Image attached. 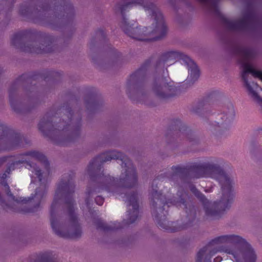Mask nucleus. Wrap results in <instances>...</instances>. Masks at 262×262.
<instances>
[{
    "instance_id": "1",
    "label": "nucleus",
    "mask_w": 262,
    "mask_h": 262,
    "mask_svg": "<svg viewBox=\"0 0 262 262\" xmlns=\"http://www.w3.org/2000/svg\"><path fill=\"white\" fill-rule=\"evenodd\" d=\"M122 15L120 26L130 37L138 40H156L167 33L161 11L145 0H126L119 7Z\"/></svg>"
},
{
    "instance_id": "2",
    "label": "nucleus",
    "mask_w": 262,
    "mask_h": 262,
    "mask_svg": "<svg viewBox=\"0 0 262 262\" xmlns=\"http://www.w3.org/2000/svg\"><path fill=\"white\" fill-rule=\"evenodd\" d=\"M112 159L120 160L122 173L119 179L110 176L101 177L99 178L102 183L101 187L123 199L127 207V224H132L138 218L139 204L138 194L128 190V188L133 187L137 184V173L131 161L121 152L108 151L93 159L88 166V171L92 177L93 172L100 170L102 163Z\"/></svg>"
},
{
    "instance_id": "3",
    "label": "nucleus",
    "mask_w": 262,
    "mask_h": 262,
    "mask_svg": "<svg viewBox=\"0 0 262 262\" xmlns=\"http://www.w3.org/2000/svg\"><path fill=\"white\" fill-rule=\"evenodd\" d=\"M192 176L195 178H211L218 181L221 186L222 196L219 201L213 203L208 202L205 196L193 186L191 191L202 202L206 216L210 219H217L230 208L233 201V179L227 174L221 166L219 160L211 159L191 167Z\"/></svg>"
},
{
    "instance_id": "4",
    "label": "nucleus",
    "mask_w": 262,
    "mask_h": 262,
    "mask_svg": "<svg viewBox=\"0 0 262 262\" xmlns=\"http://www.w3.org/2000/svg\"><path fill=\"white\" fill-rule=\"evenodd\" d=\"M74 189L71 180L61 181L50 208L51 227L56 234L63 238H77L82 234L71 198Z\"/></svg>"
},
{
    "instance_id": "5",
    "label": "nucleus",
    "mask_w": 262,
    "mask_h": 262,
    "mask_svg": "<svg viewBox=\"0 0 262 262\" xmlns=\"http://www.w3.org/2000/svg\"><path fill=\"white\" fill-rule=\"evenodd\" d=\"M231 256L234 262H255L256 255L251 245L237 234H225L213 239L210 244L198 253L196 262H211V257L217 252Z\"/></svg>"
},
{
    "instance_id": "6",
    "label": "nucleus",
    "mask_w": 262,
    "mask_h": 262,
    "mask_svg": "<svg viewBox=\"0 0 262 262\" xmlns=\"http://www.w3.org/2000/svg\"><path fill=\"white\" fill-rule=\"evenodd\" d=\"M150 195L152 206L155 209L152 215L160 228L170 232H176L186 228V227L184 226H177L176 223L171 222L169 224L166 219V215L167 214V211L165 210L166 205L168 207L171 205H177L186 209L187 205L183 198L181 196L179 200L171 201L169 198L167 199V196L165 195H162V194L158 193L157 190L153 186L150 190Z\"/></svg>"
},
{
    "instance_id": "7",
    "label": "nucleus",
    "mask_w": 262,
    "mask_h": 262,
    "mask_svg": "<svg viewBox=\"0 0 262 262\" xmlns=\"http://www.w3.org/2000/svg\"><path fill=\"white\" fill-rule=\"evenodd\" d=\"M70 124H66L64 122H60L58 128L51 129L50 120L43 117L38 124L39 129L47 136H49L58 144H64L66 141L71 140L70 135H77L79 128V121L74 120V118L69 119Z\"/></svg>"
},
{
    "instance_id": "8",
    "label": "nucleus",
    "mask_w": 262,
    "mask_h": 262,
    "mask_svg": "<svg viewBox=\"0 0 262 262\" xmlns=\"http://www.w3.org/2000/svg\"><path fill=\"white\" fill-rule=\"evenodd\" d=\"M235 112L232 104L224 107L223 112L218 115L216 120L212 123L214 129L222 132L223 129L227 128L233 120Z\"/></svg>"
},
{
    "instance_id": "9",
    "label": "nucleus",
    "mask_w": 262,
    "mask_h": 262,
    "mask_svg": "<svg viewBox=\"0 0 262 262\" xmlns=\"http://www.w3.org/2000/svg\"><path fill=\"white\" fill-rule=\"evenodd\" d=\"M255 20V17L250 12L246 13L243 17L238 20L225 19L224 23L226 27L232 31H242L250 28Z\"/></svg>"
},
{
    "instance_id": "10",
    "label": "nucleus",
    "mask_w": 262,
    "mask_h": 262,
    "mask_svg": "<svg viewBox=\"0 0 262 262\" xmlns=\"http://www.w3.org/2000/svg\"><path fill=\"white\" fill-rule=\"evenodd\" d=\"M152 91L158 98L166 99L176 94V88L166 82L165 79L159 78L153 84Z\"/></svg>"
},
{
    "instance_id": "11",
    "label": "nucleus",
    "mask_w": 262,
    "mask_h": 262,
    "mask_svg": "<svg viewBox=\"0 0 262 262\" xmlns=\"http://www.w3.org/2000/svg\"><path fill=\"white\" fill-rule=\"evenodd\" d=\"M185 57L188 56L180 52L177 51H170L162 55L158 63V66L161 65L169 66L174 63L177 60H181L184 63L185 61Z\"/></svg>"
},
{
    "instance_id": "12",
    "label": "nucleus",
    "mask_w": 262,
    "mask_h": 262,
    "mask_svg": "<svg viewBox=\"0 0 262 262\" xmlns=\"http://www.w3.org/2000/svg\"><path fill=\"white\" fill-rule=\"evenodd\" d=\"M184 64H186L188 69L189 76L188 80L190 79L192 82L195 81L199 77V71L196 64L188 56L185 57Z\"/></svg>"
},
{
    "instance_id": "13",
    "label": "nucleus",
    "mask_w": 262,
    "mask_h": 262,
    "mask_svg": "<svg viewBox=\"0 0 262 262\" xmlns=\"http://www.w3.org/2000/svg\"><path fill=\"white\" fill-rule=\"evenodd\" d=\"M46 192V187L44 185L40 186L36 189L35 194L32 195L31 199L35 203V208L39 207L41 200L43 199Z\"/></svg>"
},
{
    "instance_id": "14",
    "label": "nucleus",
    "mask_w": 262,
    "mask_h": 262,
    "mask_svg": "<svg viewBox=\"0 0 262 262\" xmlns=\"http://www.w3.org/2000/svg\"><path fill=\"white\" fill-rule=\"evenodd\" d=\"M25 155L27 156V158H26L25 160L21 161H19L18 162V163H24L25 162H27L28 160H31L33 159H36L41 162H46V158L45 156L41 153L38 151H33L26 152Z\"/></svg>"
},
{
    "instance_id": "15",
    "label": "nucleus",
    "mask_w": 262,
    "mask_h": 262,
    "mask_svg": "<svg viewBox=\"0 0 262 262\" xmlns=\"http://www.w3.org/2000/svg\"><path fill=\"white\" fill-rule=\"evenodd\" d=\"M11 166H10L9 167H8L7 169V170L6 171V172L3 173L2 176L1 177L0 183L2 185H4V186L5 187V190H6V191L7 192V195L8 196L11 197L12 199L13 200H14V196L13 195V194L11 192L9 186H8V184L5 182V179L7 178V174H6V173H10V172L11 171Z\"/></svg>"
},
{
    "instance_id": "16",
    "label": "nucleus",
    "mask_w": 262,
    "mask_h": 262,
    "mask_svg": "<svg viewBox=\"0 0 262 262\" xmlns=\"http://www.w3.org/2000/svg\"><path fill=\"white\" fill-rule=\"evenodd\" d=\"M206 8L211 12L217 11V3L215 0H199Z\"/></svg>"
},
{
    "instance_id": "17",
    "label": "nucleus",
    "mask_w": 262,
    "mask_h": 262,
    "mask_svg": "<svg viewBox=\"0 0 262 262\" xmlns=\"http://www.w3.org/2000/svg\"><path fill=\"white\" fill-rule=\"evenodd\" d=\"M97 227L98 229H100L101 230H103L104 231H110V230H114L115 229H118L121 227L120 225H116V224H114V225H108L102 222L101 221H99L97 223Z\"/></svg>"
},
{
    "instance_id": "18",
    "label": "nucleus",
    "mask_w": 262,
    "mask_h": 262,
    "mask_svg": "<svg viewBox=\"0 0 262 262\" xmlns=\"http://www.w3.org/2000/svg\"><path fill=\"white\" fill-rule=\"evenodd\" d=\"M171 169L172 170V172L168 176V177H169V178L171 179L175 177H180L181 176V174L183 173L185 170L184 168H182L180 166H173L171 168Z\"/></svg>"
},
{
    "instance_id": "19",
    "label": "nucleus",
    "mask_w": 262,
    "mask_h": 262,
    "mask_svg": "<svg viewBox=\"0 0 262 262\" xmlns=\"http://www.w3.org/2000/svg\"><path fill=\"white\" fill-rule=\"evenodd\" d=\"M24 51H26V52H35V53H44V52H48V51L46 50V49H41L40 48H34V47H25V49H24Z\"/></svg>"
},
{
    "instance_id": "20",
    "label": "nucleus",
    "mask_w": 262,
    "mask_h": 262,
    "mask_svg": "<svg viewBox=\"0 0 262 262\" xmlns=\"http://www.w3.org/2000/svg\"><path fill=\"white\" fill-rule=\"evenodd\" d=\"M21 39L20 34H15L12 39V43L15 46H17V42H19Z\"/></svg>"
},
{
    "instance_id": "21",
    "label": "nucleus",
    "mask_w": 262,
    "mask_h": 262,
    "mask_svg": "<svg viewBox=\"0 0 262 262\" xmlns=\"http://www.w3.org/2000/svg\"><path fill=\"white\" fill-rule=\"evenodd\" d=\"M34 172L35 175L38 178L39 181L41 182L42 181V173L41 172L40 169L37 168L34 169Z\"/></svg>"
},
{
    "instance_id": "22",
    "label": "nucleus",
    "mask_w": 262,
    "mask_h": 262,
    "mask_svg": "<svg viewBox=\"0 0 262 262\" xmlns=\"http://www.w3.org/2000/svg\"><path fill=\"white\" fill-rule=\"evenodd\" d=\"M95 201L98 205H102L104 202V199L100 196H98L96 198Z\"/></svg>"
},
{
    "instance_id": "23",
    "label": "nucleus",
    "mask_w": 262,
    "mask_h": 262,
    "mask_svg": "<svg viewBox=\"0 0 262 262\" xmlns=\"http://www.w3.org/2000/svg\"><path fill=\"white\" fill-rule=\"evenodd\" d=\"M93 192L92 190H91L89 189H88L86 192L88 198L86 199V200H85L86 204L88 206L89 205L88 198L90 197L91 196V195L93 194Z\"/></svg>"
},
{
    "instance_id": "24",
    "label": "nucleus",
    "mask_w": 262,
    "mask_h": 262,
    "mask_svg": "<svg viewBox=\"0 0 262 262\" xmlns=\"http://www.w3.org/2000/svg\"><path fill=\"white\" fill-rule=\"evenodd\" d=\"M182 134L183 136H185L188 139H189V136H191V134L188 133L187 132H183Z\"/></svg>"
},
{
    "instance_id": "25",
    "label": "nucleus",
    "mask_w": 262,
    "mask_h": 262,
    "mask_svg": "<svg viewBox=\"0 0 262 262\" xmlns=\"http://www.w3.org/2000/svg\"><path fill=\"white\" fill-rule=\"evenodd\" d=\"M101 35L102 37L104 36V33L102 31H99L97 33V35L98 36H99L100 35Z\"/></svg>"
},
{
    "instance_id": "26",
    "label": "nucleus",
    "mask_w": 262,
    "mask_h": 262,
    "mask_svg": "<svg viewBox=\"0 0 262 262\" xmlns=\"http://www.w3.org/2000/svg\"><path fill=\"white\" fill-rule=\"evenodd\" d=\"M141 71V70H139V71H138L135 74L132 75V77H135L137 75H139L140 73V72Z\"/></svg>"
},
{
    "instance_id": "27",
    "label": "nucleus",
    "mask_w": 262,
    "mask_h": 262,
    "mask_svg": "<svg viewBox=\"0 0 262 262\" xmlns=\"http://www.w3.org/2000/svg\"><path fill=\"white\" fill-rule=\"evenodd\" d=\"M5 158H3L0 159V166L5 162Z\"/></svg>"
},
{
    "instance_id": "28",
    "label": "nucleus",
    "mask_w": 262,
    "mask_h": 262,
    "mask_svg": "<svg viewBox=\"0 0 262 262\" xmlns=\"http://www.w3.org/2000/svg\"><path fill=\"white\" fill-rule=\"evenodd\" d=\"M10 101L11 106L13 107V109H15V107H14V106L13 104V102L11 97L10 98Z\"/></svg>"
},
{
    "instance_id": "29",
    "label": "nucleus",
    "mask_w": 262,
    "mask_h": 262,
    "mask_svg": "<svg viewBox=\"0 0 262 262\" xmlns=\"http://www.w3.org/2000/svg\"><path fill=\"white\" fill-rule=\"evenodd\" d=\"M221 258L220 257H216L214 260V262H218L219 261L221 260Z\"/></svg>"
},
{
    "instance_id": "30",
    "label": "nucleus",
    "mask_w": 262,
    "mask_h": 262,
    "mask_svg": "<svg viewBox=\"0 0 262 262\" xmlns=\"http://www.w3.org/2000/svg\"><path fill=\"white\" fill-rule=\"evenodd\" d=\"M34 211H35V209H31V210H28L27 211L28 212H33Z\"/></svg>"
},
{
    "instance_id": "31",
    "label": "nucleus",
    "mask_w": 262,
    "mask_h": 262,
    "mask_svg": "<svg viewBox=\"0 0 262 262\" xmlns=\"http://www.w3.org/2000/svg\"><path fill=\"white\" fill-rule=\"evenodd\" d=\"M32 196H30L29 198V200H28V201H29V200H32V199H31Z\"/></svg>"
}]
</instances>
